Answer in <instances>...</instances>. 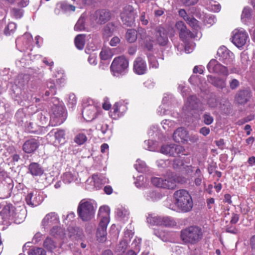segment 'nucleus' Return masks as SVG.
Here are the masks:
<instances>
[{
  "instance_id": "obj_1",
  "label": "nucleus",
  "mask_w": 255,
  "mask_h": 255,
  "mask_svg": "<svg viewBox=\"0 0 255 255\" xmlns=\"http://www.w3.org/2000/svg\"><path fill=\"white\" fill-rule=\"evenodd\" d=\"M175 206L180 212L187 213L190 211L193 206L191 196L185 189L176 191L173 195Z\"/></svg>"
},
{
  "instance_id": "obj_2",
  "label": "nucleus",
  "mask_w": 255,
  "mask_h": 255,
  "mask_svg": "<svg viewBox=\"0 0 255 255\" xmlns=\"http://www.w3.org/2000/svg\"><path fill=\"white\" fill-rule=\"evenodd\" d=\"M186 178L184 177L173 175L166 176L164 178L153 177L151 178V182L154 186L171 190L176 188L177 183L183 184L186 183Z\"/></svg>"
},
{
  "instance_id": "obj_3",
  "label": "nucleus",
  "mask_w": 255,
  "mask_h": 255,
  "mask_svg": "<svg viewBox=\"0 0 255 255\" xmlns=\"http://www.w3.org/2000/svg\"><path fill=\"white\" fill-rule=\"evenodd\" d=\"M202 229L197 226H191L181 231L180 238L185 244H196L201 240Z\"/></svg>"
},
{
  "instance_id": "obj_4",
  "label": "nucleus",
  "mask_w": 255,
  "mask_h": 255,
  "mask_svg": "<svg viewBox=\"0 0 255 255\" xmlns=\"http://www.w3.org/2000/svg\"><path fill=\"white\" fill-rule=\"evenodd\" d=\"M10 217L22 221L25 217V210L20 207L15 208L11 204H6L0 212V224H4Z\"/></svg>"
},
{
  "instance_id": "obj_5",
  "label": "nucleus",
  "mask_w": 255,
  "mask_h": 255,
  "mask_svg": "<svg viewBox=\"0 0 255 255\" xmlns=\"http://www.w3.org/2000/svg\"><path fill=\"white\" fill-rule=\"evenodd\" d=\"M95 212L94 203L91 200H82L80 202L77 212L79 216L84 221L90 220Z\"/></svg>"
},
{
  "instance_id": "obj_6",
  "label": "nucleus",
  "mask_w": 255,
  "mask_h": 255,
  "mask_svg": "<svg viewBox=\"0 0 255 255\" xmlns=\"http://www.w3.org/2000/svg\"><path fill=\"white\" fill-rule=\"evenodd\" d=\"M53 105L51 106L50 122L54 123L53 125H60L65 120V114L63 104L56 98L53 99Z\"/></svg>"
},
{
  "instance_id": "obj_7",
  "label": "nucleus",
  "mask_w": 255,
  "mask_h": 255,
  "mask_svg": "<svg viewBox=\"0 0 255 255\" xmlns=\"http://www.w3.org/2000/svg\"><path fill=\"white\" fill-rule=\"evenodd\" d=\"M128 60L124 56H120L114 58L110 69L114 76L124 75L128 71Z\"/></svg>"
},
{
  "instance_id": "obj_8",
  "label": "nucleus",
  "mask_w": 255,
  "mask_h": 255,
  "mask_svg": "<svg viewBox=\"0 0 255 255\" xmlns=\"http://www.w3.org/2000/svg\"><path fill=\"white\" fill-rule=\"evenodd\" d=\"M89 104L87 103H84V109L82 112V115L84 119L88 122H91L95 119L98 113V109L97 107L93 104L92 100L88 101Z\"/></svg>"
},
{
  "instance_id": "obj_9",
  "label": "nucleus",
  "mask_w": 255,
  "mask_h": 255,
  "mask_svg": "<svg viewBox=\"0 0 255 255\" xmlns=\"http://www.w3.org/2000/svg\"><path fill=\"white\" fill-rule=\"evenodd\" d=\"M232 42L238 47H242L244 46L248 40L249 36L247 32L244 29H235L233 32Z\"/></svg>"
},
{
  "instance_id": "obj_10",
  "label": "nucleus",
  "mask_w": 255,
  "mask_h": 255,
  "mask_svg": "<svg viewBox=\"0 0 255 255\" xmlns=\"http://www.w3.org/2000/svg\"><path fill=\"white\" fill-rule=\"evenodd\" d=\"M183 109L185 112H191L192 111L199 110L203 111L204 108L202 107V103L196 96H191L188 98L187 101L184 104Z\"/></svg>"
},
{
  "instance_id": "obj_11",
  "label": "nucleus",
  "mask_w": 255,
  "mask_h": 255,
  "mask_svg": "<svg viewBox=\"0 0 255 255\" xmlns=\"http://www.w3.org/2000/svg\"><path fill=\"white\" fill-rule=\"evenodd\" d=\"M184 151V147L175 144L163 145L160 148L161 153L169 156H175L181 153L185 154Z\"/></svg>"
},
{
  "instance_id": "obj_12",
  "label": "nucleus",
  "mask_w": 255,
  "mask_h": 255,
  "mask_svg": "<svg viewBox=\"0 0 255 255\" xmlns=\"http://www.w3.org/2000/svg\"><path fill=\"white\" fill-rule=\"evenodd\" d=\"M207 68L210 73H218L225 76H228L229 74L228 68L214 59L210 61Z\"/></svg>"
},
{
  "instance_id": "obj_13",
  "label": "nucleus",
  "mask_w": 255,
  "mask_h": 255,
  "mask_svg": "<svg viewBox=\"0 0 255 255\" xmlns=\"http://www.w3.org/2000/svg\"><path fill=\"white\" fill-rule=\"evenodd\" d=\"M122 21L127 26H131L134 21L135 13L133 7L130 5L125 7L121 15Z\"/></svg>"
},
{
  "instance_id": "obj_14",
  "label": "nucleus",
  "mask_w": 255,
  "mask_h": 255,
  "mask_svg": "<svg viewBox=\"0 0 255 255\" xmlns=\"http://www.w3.org/2000/svg\"><path fill=\"white\" fill-rule=\"evenodd\" d=\"M59 223V218L55 212H50L47 214L41 221V225L44 229H48L53 225H58Z\"/></svg>"
},
{
  "instance_id": "obj_15",
  "label": "nucleus",
  "mask_w": 255,
  "mask_h": 255,
  "mask_svg": "<svg viewBox=\"0 0 255 255\" xmlns=\"http://www.w3.org/2000/svg\"><path fill=\"white\" fill-rule=\"evenodd\" d=\"M64 130L59 129H53L47 135V138L49 139L53 144L56 145L64 140Z\"/></svg>"
},
{
  "instance_id": "obj_16",
  "label": "nucleus",
  "mask_w": 255,
  "mask_h": 255,
  "mask_svg": "<svg viewBox=\"0 0 255 255\" xmlns=\"http://www.w3.org/2000/svg\"><path fill=\"white\" fill-rule=\"evenodd\" d=\"M217 55L219 60L225 64L231 63L234 59V54L225 46L220 47L217 51Z\"/></svg>"
},
{
  "instance_id": "obj_17",
  "label": "nucleus",
  "mask_w": 255,
  "mask_h": 255,
  "mask_svg": "<svg viewBox=\"0 0 255 255\" xmlns=\"http://www.w3.org/2000/svg\"><path fill=\"white\" fill-rule=\"evenodd\" d=\"M25 201L27 205L31 207L39 205L42 201V197L37 191L31 192L27 195Z\"/></svg>"
},
{
  "instance_id": "obj_18",
  "label": "nucleus",
  "mask_w": 255,
  "mask_h": 255,
  "mask_svg": "<svg viewBox=\"0 0 255 255\" xmlns=\"http://www.w3.org/2000/svg\"><path fill=\"white\" fill-rule=\"evenodd\" d=\"M133 70L138 75H143L147 71V66L145 60L141 57H136L133 65Z\"/></svg>"
},
{
  "instance_id": "obj_19",
  "label": "nucleus",
  "mask_w": 255,
  "mask_h": 255,
  "mask_svg": "<svg viewBox=\"0 0 255 255\" xmlns=\"http://www.w3.org/2000/svg\"><path fill=\"white\" fill-rule=\"evenodd\" d=\"M175 27L179 31V37L184 42H187V38L191 37V32L187 29L185 23L182 21H177L176 23Z\"/></svg>"
},
{
  "instance_id": "obj_20",
  "label": "nucleus",
  "mask_w": 255,
  "mask_h": 255,
  "mask_svg": "<svg viewBox=\"0 0 255 255\" xmlns=\"http://www.w3.org/2000/svg\"><path fill=\"white\" fill-rule=\"evenodd\" d=\"M252 97V93L249 90H241L238 91L235 96L236 101L239 104H245L249 101Z\"/></svg>"
},
{
  "instance_id": "obj_21",
  "label": "nucleus",
  "mask_w": 255,
  "mask_h": 255,
  "mask_svg": "<svg viewBox=\"0 0 255 255\" xmlns=\"http://www.w3.org/2000/svg\"><path fill=\"white\" fill-rule=\"evenodd\" d=\"M188 131L183 128H177L173 133V138L177 142L184 143L188 141Z\"/></svg>"
},
{
  "instance_id": "obj_22",
  "label": "nucleus",
  "mask_w": 255,
  "mask_h": 255,
  "mask_svg": "<svg viewBox=\"0 0 255 255\" xmlns=\"http://www.w3.org/2000/svg\"><path fill=\"white\" fill-rule=\"evenodd\" d=\"M43 172L42 167L37 162H31L28 166L27 173L33 176H40Z\"/></svg>"
},
{
  "instance_id": "obj_23",
  "label": "nucleus",
  "mask_w": 255,
  "mask_h": 255,
  "mask_svg": "<svg viewBox=\"0 0 255 255\" xmlns=\"http://www.w3.org/2000/svg\"><path fill=\"white\" fill-rule=\"evenodd\" d=\"M207 81L214 86L223 89L226 86V79L219 77H214L212 75L207 76Z\"/></svg>"
},
{
  "instance_id": "obj_24",
  "label": "nucleus",
  "mask_w": 255,
  "mask_h": 255,
  "mask_svg": "<svg viewBox=\"0 0 255 255\" xmlns=\"http://www.w3.org/2000/svg\"><path fill=\"white\" fill-rule=\"evenodd\" d=\"M108 224V223H99L96 237L97 240L100 242H104L106 240L107 227Z\"/></svg>"
},
{
  "instance_id": "obj_25",
  "label": "nucleus",
  "mask_w": 255,
  "mask_h": 255,
  "mask_svg": "<svg viewBox=\"0 0 255 255\" xmlns=\"http://www.w3.org/2000/svg\"><path fill=\"white\" fill-rule=\"evenodd\" d=\"M96 17V22L103 24L106 23L110 18V12L105 10H100L97 11L95 13Z\"/></svg>"
},
{
  "instance_id": "obj_26",
  "label": "nucleus",
  "mask_w": 255,
  "mask_h": 255,
  "mask_svg": "<svg viewBox=\"0 0 255 255\" xmlns=\"http://www.w3.org/2000/svg\"><path fill=\"white\" fill-rule=\"evenodd\" d=\"M38 146V143L35 139H31L26 140L23 145V151L28 153H30L35 151Z\"/></svg>"
},
{
  "instance_id": "obj_27",
  "label": "nucleus",
  "mask_w": 255,
  "mask_h": 255,
  "mask_svg": "<svg viewBox=\"0 0 255 255\" xmlns=\"http://www.w3.org/2000/svg\"><path fill=\"white\" fill-rule=\"evenodd\" d=\"M99 217L101 218L100 223H109L110 208L107 206H103L100 208L98 213Z\"/></svg>"
},
{
  "instance_id": "obj_28",
  "label": "nucleus",
  "mask_w": 255,
  "mask_h": 255,
  "mask_svg": "<svg viewBox=\"0 0 255 255\" xmlns=\"http://www.w3.org/2000/svg\"><path fill=\"white\" fill-rule=\"evenodd\" d=\"M157 41L161 45H165L168 42L167 35L163 27H159L156 32Z\"/></svg>"
},
{
  "instance_id": "obj_29",
  "label": "nucleus",
  "mask_w": 255,
  "mask_h": 255,
  "mask_svg": "<svg viewBox=\"0 0 255 255\" xmlns=\"http://www.w3.org/2000/svg\"><path fill=\"white\" fill-rule=\"evenodd\" d=\"M162 217L155 214H149L146 219L147 222L152 226H161Z\"/></svg>"
},
{
  "instance_id": "obj_30",
  "label": "nucleus",
  "mask_w": 255,
  "mask_h": 255,
  "mask_svg": "<svg viewBox=\"0 0 255 255\" xmlns=\"http://www.w3.org/2000/svg\"><path fill=\"white\" fill-rule=\"evenodd\" d=\"M4 179L6 180L5 182L7 184L6 185L8 192L6 196H7L8 195H10V191L13 187V181L11 179L7 177L6 173L3 170L0 169V182H1Z\"/></svg>"
},
{
  "instance_id": "obj_31",
  "label": "nucleus",
  "mask_w": 255,
  "mask_h": 255,
  "mask_svg": "<svg viewBox=\"0 0 255 255\" xmlns=\"http://www.w3.org/2000/svg\"><path fill=\"white\" fill-rule=\"evenodd\" d=\"M77 173L75 171L66 172L63 174L62 178L63 181L66 184H69L75 181L77 179Z\"/></svg>"
},
{
  "instance_id": "obj_32",
  "label": "nucleus",
  "mask_w": 255,
  "mask_h": 255,
  "mask_svg": "<svg viewBox=\"0 0 255 255\" xmlns=\"http://www.w3.org/2000/svg\"><path fill=\"white\" fill-rule=\"evenodd\" d=\"M112 110V115L114 114L115 117H120L126 111V107L122 103H116L114 105Z\"/></svg>"
},
{
  "instance_id": "obj_33",
  "label": "nucleus",
  "mask_w": 255,
  "mask_h": 255,
  "mask_svg": "<svg viewBox=\"0 0 255 255\" xmlns=\"http://www.w3.org/2000/svg\"><path fill=\"white\" fill-rule=\"evenodd\" d=\"M96 128L97 130L101 131L107 138H110L112 136V131L109 129V126L107 124H98L96 127Z\"/></svg>"
},
{
  "instance_id": "obj_34",
  "label": "nucleus",
  "mask_w": 255,
  "mask_h": 255,
  "mask_svg": "<svg viewBox=\"0 0 255 255\" xmlns=\"http://www.w3.org/2000/svg\"><path fill=\"white\" fill-rule=\"evenodd\" d=\"M7 151L9 152L10 158V162L15 164L20 159V155L17 151L13 146H9L7 149Z\"/></svg>"
},
{
  "instance_id": "obj_35",
  "label": "nucleus",
  "mask_w": 255,
  "mask_h": 255,
  "mask_svg": "<svg viewBox=\"0 0 255 255\" xmlns=\"http://www.w3.org/2000/svg\"><path fill=\"white\" fill-rule=\"evenodd\" d=\"M85 34H78L75 38V44L76 47L81 50L84 48L85 45Z\"/></svg>"
},
{
  "instance_id": "obj_36",
  "label": "nucleus",
  "mask_w": 255,
  "mask_h": 255,
  "mask_svg": "<svg viewBox=\"0 0 255 255\" xmlns=\"http://www.w3.org/2000/svg\"><path fill=\"white\" fill-rule=\"evenodd\" d=\"M126 38L128 42H134L137 38V31L135 29H128L126 32Z\"/></svg>"
},
{
  "instance_id": "obj_37",
  "label": "nucleus",
  "mask_w": 255,
  "mask_h": 255,
  "mask_svg": "<svg viewBox=\"0 0 255 255\" xmlns=\"http://www.w3.org/2000/svg\"><path fill=\"white\" fill-rule=\"evenodd\" d=\"M207 105L212 109L216 108L218 106L219 102L215 95L212 94L210 96L207 100Z\"/></svg>"
},
{
  "instance_id": "obj_38",
  "label": "nucleus",
  "mask_w": 255,
  "mask_h": 255,
  "mask_svg": "<svg viewBox=\"0 0 255 255\" xmlns=\"http://www.w3.org/2000/svg\"><path fill=\"white\" fill-rule=\"evenodd\" d=\"M207 8L213 12H219L221 9L220 5L215 1L209 0L207 4Z\"/></svg>"
},
{
  "instance_id": "obj_39",
  "label": "nucleus",
  "mask_w": 255,
  "mask_h": 255,
  "mask_svg": "<svg viewBox=\"0 0 255 255\" xmlns=\"http://www.w3.org/2000/svg\"><path fill=\"white\" fill-rule=\"evenodd\" d=\"M176 224V222L171 217L168 216L162 217L161 226L169 227L174 226Z\"/></svg>"
},
{
  "instance_id": "obj_40",
  "label": "nucleus",
  "mask_w": 255,
  "mask_h": 255,
  "mask_svg": "<svg viewBox=\"0 0 255 255\" xmlns=\"http://www.w3.org/2000/svg\"><path fill=\"white\" fill-rule=\"evenodd\" d=\"M113 54L109 48H104L102 49L100 57L102 60H106L112 58Z\"/></svg>"
},
{
  "instance_id": "obj_41",
  "label": "nucleus",
  "mask_w": 255,
  "mask_h": 255,
  "mask_svg": "<svg viewBox=\"0 0 255 255\" xmlns=\"http://www.w3.org/2000/svg\"><path fill=\"white\" fill-rule=\"evenodd\" d=\"M194 183L196 186H200L202 183V181L203 178V175L201 172L200 168H198L196 169L194 173Z\"/></svg>"
},
{
  "instance_id": "obj_42",
  "label": "nucleus",
  "mask_w": 255,
  "mask_h": 255,
  "mask_svg": "<svg viewBox=\"0 0 255 255\" xmlns=\"http://www.w3.org/2000/svg\"><path fill=\"white\" fill-rule=\"evenodd\" d=\"M44 247L48 251H52L56 248V245L52 239L47 237L43 243Z\"/></svg>"
},
{
  "instance_id": "obj_43",
  "label": "nucleus",
  "mask_w": 255,
  "mask_h": 255,
  "mask_svg": "<svg viewBox=\"0 0 255 255\" xmlns=\"http://www.w3.org/2000/svg\"><path fill=\"white\" fill-rule=\"evenodd\" d=\"M115 30V26L112 23H108L104 29L103 34L106 36H110Z\"/></svg>"
},
{
  "instance_id": "obj_44",
  "label": "nucleus",
  "mask_w": 255,
  "mask_h": 255,
  "mask_svg": "<svg viewBox=\"0 0 255 255\" xmlns=\"http://www.w3.org/2000/svg\"><path fill=\"white\" fill-rule=\"evenodd\" d=\"M16 28V25L14 22H9L4 29V33L7 35L13 34Z\"/></svg>"
},
{
  "instance_id": "obj_45",
  "label": "nucleus",
  "mask_w": 255,
  "mask_h": 255,
  "mask_svg": "<svg viewBox=\"0 0 255 255\" xmlns=\"http://www.w3.org/2000/svg\"><path fill=\"white\" fill-rule=\"evenodd\" d=\"M87 140V137L85 134L83 133H79L77 134L74 138L75 142L79 145L84 144Z\"/></svg>"
},
{
  "instance_id": "obj_46",
  "label": "nucleus",
  "mask_w": 255,
  "mask_h": 255,
  "mask_svg": "<svg viewBox=\"0 0 255 255\" xmlns=\"http://www.w3.org/2000/svg\"><path fill=\"white\" fill-rule=\"evenodd\" d=\"M93 179L95 183L105 184L108 182V179L102 175L94 174Z\"/></svg>"
},
{
  "instance_id": "obj_47",
  "label": "nucleus",
  "mask_w": 255,
  "mask_h": 255,
  "mask_svg": "<svg viewBox=\"0 0 255 255\" xmlns=\"http://www.w3.org/2000/svg\"><path fill=\"white\" fill-rule=\"evenodd\" d=\"M134 167L137 171L142 172L146 170V164L144 161L137 159L134 164Z\"/></svg>"
},
{
  "instance_id": "obj_48",
  "label": "nucleus",
  "mask_w": 255,
  "mask_h": 255,
  "mask_svg": "<svg viewBox=\"0 0 255 255\" xmlns=\"http://www.w3.org/2000/svg\"><path fill=\"white\" fill-rule=\"evenodd\" d=\"M116 215L120 218H123L128 215V212L125 207H119L116 210Z\"/></svg>"
},
{
  "instance_id": "obj_49",
  "label": "nucleus",
  "mask_w": 255,
  "mask_h": 255,
  "mask_svg": "<svg viewBox=\"0 0 255 255\" xmlns=\"http://www.w3.org/2000/svg\"><path fill=\"white\" fill-rule=\"evenodd\" d=\"M10 14L15 18H20L23 15V10L15 7L12 8L10 9Z\"/></svg>"
},
{
  "instance_id": "obj_50",
  "label": "nucleus",
  "mask_w": 255,
  "mask_h": 255,
  "mask_svg": "<svg viewBox=\"0 0 255 255\" xmlns=\"http://www.w3.org/2000/svg\"><path fill=\"white\" fill-rule=\"evenodd\" d=\"M147 181L146 179L145 181H144V177L143 175H140L137 177L136 180L135 181L134 183L135 186L137 187H145L147 185Z\"/></svg>"
},
{
  "instance_id": "obj_51",
  "label": "nucleus",
  "mask_w": 255,
  "mask_h": 255,
  "mask_svg": "<svg viewBox=\"0 0 255 255\" xmlns=\"http://www.w3.org/2000/svg\"><path fill=\"white\" fill-rule=\"evenodd\" d=\"M156 144L153 141L151 140H145L144 141V148L150 151H154L155 149Z\"/></svg>"
},
{
  "instance_id": "obj_52",
  "label": "nucleus",
  "mask_w": 255,
  "mask_h": 255,
  "mask_svg": "<svg viewBox=\"0 0 255 255\" xmlns=\"http://www.w3.org/2000/svg\"><path fill=\"white\" fill-rule=\"evenodd\" d=\"M44 250L41 248H32L28 252L29 255H43Z\"/></svg>"
},
{
  "instance_id": "obj_53",
  "label": "nucleus",
  "mask_w": 255,
  "mask_h": 255,
  "mask_svg": "<svg viewBox=\"0 0 255 255\" xmlns=\"http://www.w3.org/2000/svg\"><path fill=\"white\" fill-rule=\"evenodd\" d=\"M128 242L123 240L117 246V251L119 252L120 254L124 253L128 247Z\"/></svg>"
},
{
  "instance_id": "obj_54",
  "label": "nucleus",
  "mask_w": 255,
  "mask_h": 255,
  "mask_svg": "<svg viewBox=\"0 0 255 255\" xmlns=\"http://www.w3.org/2000/svg\"><path fill=\"white\" fill-rule=\"evenodd\" d=\"M74 29L77 31H81L85 29L84 19L81 17L76 23Z\"/></svg>"
},
{
  "instance_id": "obj_55",
  "label": "nucleus",
  "mask_w": 255,
  "mask_h": 255,
  "mask_svg": "<svg viewBox=\"0 0 255 255\" xmlns=\"http://www.w3.org/2000/svg\"><path fill=\"white\" fill-rule=\"evenodd\" d=\"M153 234L162 241L166 240V233L162 230L154 229Z\"/></svg>"
},
{
  "instance_id": "obj_56",
  "label": "nucleus",
  "mask_w": 255,
  "mask_h": 255,
  "mask_svg": "<svg viewBox=\"0 0 255 255\" xmlns=\"http://www.w3.org/2000/svg\"><path fill=\"white\" fill-rule=\"evenodd\" d=\"M68 106L71 108H73L77 103V99L76 96L74 94H69L68 98Z\"/></svg>"
},
{
  "instance_id": "obj_57",
  "label": "nucleus",
  "mask_w": 255,
  "mask_h": 255,
  "mask_svg": "<svg viewBox=\"0 0 255 255\" xmlns=\"http://www.w3.org/2000/svg\"><path fill=\"white\" fill-rule=\"evenodd\" d=\"M186 22L193 28H196L198 27V21L193 16H189L185 20Z\"/></svg>"
},
{
  "instance_id": "obj_58",
  "label": "nucleus",
  "mask_w": 255,
  "mask_h": 255,
  "mask_svg": "<svg viewBox=\"0 0 255 255\" xmlns=\"http://www.w3.org/2000/svg\"><path fill=\"white\" fill-rule=\"evenodd\" d=\"M133 233L132 230L127 229L125 232L123 240L128 243L132 238Z\"/></svg>"
},
{
  "instance_id": "obj_59",
  "label": "nucleus",
  "mask_w": 255,
  "mask_h": 255,
  "mask_svg": "<svg viewBox=\"0 0 255 255\" xmlns=\"http://www.w3.org/2000/svg\"><path fill=\"white\" fill-rule=\"evenodd\" d=\"M203 121L205 124L210 125L213 122L214 119L210 114L206 113L203 115Z\"/></svg>"
},
{
  "instance_id": "obj_60",
  "label": "nucleus",
  "mask_w": 255,
  "mask_h": 255,
  "mask_svg": "<svg viewBox=\"0 0 255 255\" xmlns=\"http://www.w3.org/2000/svg\"><path fill=\"white\" fill-rule=\"evenodd\" d=\"M251 15V9L249 7H245L242 12L241 18H249Z\"/></svg>"
},
{
  "instance_id": "obj_61",
  "label": "nucleus",
  "mask_w": 255,
  "mask_h": 255,
  "mask_svg": "<svg viewBox=\"0 0 255 255\" xmlns=\"http://www.w3.org/2000/svg\"><path fill=\"white\" fill-rule=\"evenodd\" d=\"M144 196L146 199L149 201H155L156 199V194L153 191L146 192Z\"/></svg>"
},
{
  "instance_id": "obj_62",
  "label": "nucleus",
  "mask_w": 255,
  "mask_h": 255,
  "mask_svg": "<svg viewBox=\"0 0 255 255\" xmlns=\"http://www.w3.org/2000/svg\"><path fill=\"white\" fill-rule=\"evenodd\" d=\"M230 88L232 90H235L240 86V82L236 79H232L229 81Z\"/></svg>"
},
{
  "instance_id": "obj_63",
  "label": "nucleus",
  "mask_w": 255,
  "mask_h": 255,
  "mask_svg": "<svg viewBox=\"0 0 255 255\" xmlns=\"http://www.w3.org/2000/svg\"><path fill=\"white\" fill-rule=\"evenodd\" d=\"M47 88L50 90L52 95L56 94V91L55 89V84L53 81H49L47 84Z\"/></svg>"
},
{
  "instance_id": "obj_64",
  "label": "nucleus",
  "mask_w": 255,
  "mask_h": 255,
  "mask_svg": "<svg viewBox=\"0 0 255 255\" xmlns=\"http://www.w3.org/2000/svg\"><path fill=\"white\" fill-rule=\"evenodd\" d=\"M149 62L150 67L153 68H157L158 67V63L157 61L154 57H150L149 58Z\"/></svg>"
}]
</instances>
